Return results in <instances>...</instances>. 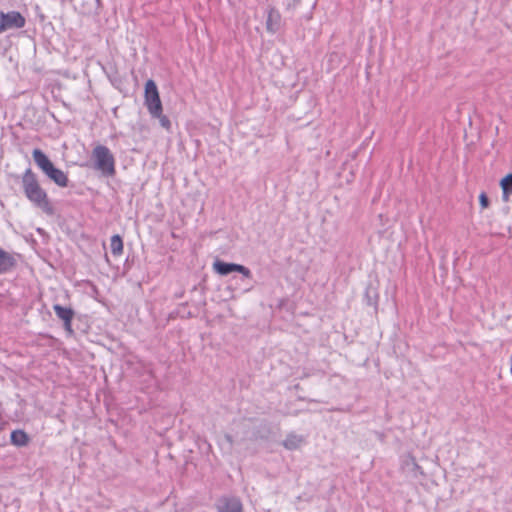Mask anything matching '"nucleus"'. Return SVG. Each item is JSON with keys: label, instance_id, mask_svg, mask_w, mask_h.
Returning <instances> with one entry per match:
<instances>
[{"label": "nucleus", "instance_id": "16", "mask_svg": "<svg viewBox=\"0 0 512 512\" xmlns=\"http://www.w3.org/2000/svg\"><path fill=\"white\" fill-rule=\"evenodd\" d=\"M153 118L159 119L160 125L165 128L166 130H169L171 128V122L169 118L161 112L160 116H152Z\"/></svg>", "mask_w": 512, "mask_h": 512}, {"label": "nucleus", "instance_id": "5", "mask_svg": "<svg viewBox=\"0 0 512 512\" xmlns=\"http://www.w3.org/2000/svg\"><path fill=\"white\" fill-rule=\"evenodd\" d=\"M213 269L217 274H219L221 276H227L233 272H238L244 278H247V279L252 278V273H251L250 269H248L244 265L237 264V263H228V262L217 259L213 263Z\"/></svg>", "mask_w": 512, "mask_h": 512}, {"label": "nucleus", "instance_id": "4", "mask_svg": "<svg viewBox=\"0 0 512 512\" xmlns=\"http://www.w3.org/2000/svg\"><path fill=\"white\" fill-rule=\"evenodd\" d=\"M144 99L145 106L147 107L150 115L160 116L161 112H163L162 102L157 85L152 79H149L145 83Z\"/></svg>", "mask_w": 512, "mask_h": 512}, {"label": "nucleus", "instance_id": "3", "mask_svg": "<svg viewBox=\"0 0 512 512\" xmlns=\"http://www.w3.org/2000/svg\"><path fill=\"white\" fill-rule=\"evenodd\" d=\"M94 169L100 171L105 177H113L116 174L115 158L110 149L104 145H97L92 150Z\"/></svg>", "mask_w": 512, "mask_h": 512}, {"label": "nucleus", "instance_id": "18", "mask_svg": "<svg viewBox=\"0 0 512 512\" xmlns=\"http://www.w3.org/2000/svg\"><path fill=\"white\" fill-rule=\"evenodd\" d=\"M224 439L228 442L229 446L233 445V437L230 434H225Z\"/></svg>", "mask_w": 512, "mask_h": 512}, {"label": "nucleus", "instance_id": "11", "mask_svg": "<svg viewBox=\"0 0 512 512\" xmlns=\"http://www.w3.org/2000/svg\"><path fill=\"white\" fill-rule=\"evenodd\" d=\"M304 442H305V437L303 435H299L294 432H291L283 440L282 445L287 450H296V449L300 448Z\"/></svg>", "mask_w": 512, "mask_h": 512}, {"label": "nucleus", "instance_id": "15", "mask_svg": "<svg viewBox=\"0 0 512 512\" xmlns=\"http://www.w3.org/2000/svg\"><path fill=\"white\" fill-rule=\"evenodd\" d=\"M365 297L367 299V304L370 306L376 305V297L377 294L374 289L368 287L365 291Z\"/></svg>", "mask_w": 512, "mask_h": 512}, {"label": "nucleus", "instance_id": "1", "mask_svg": "<svg viewBox=\"0 0 512 512\" xmlns=\"http://www.w3.org/2000/svg\"><path fill=\"white\" fill-rule=\"evenodd\" d=\"M21 187L25 197L47 215L54 214L47 192L41 187L37 175L27 168L21 176Z\"/></svg>", "mask_w": 512, "mask_h": 512}, {"label": "nucleus", "instance_id": "8", "mask_svg": "<svg viewBox=\"0 0 512 512\" xmlns=\"http://www.w3.org/2000/svg\"><path fill=\"white\" fill-rule=\"evenodd\" d=\"M218 512H242L243 506L237 497H222L217 501Z\"/></svg>", "mask_w": 512, "mask_h": 512}, {"label": "nucleus", "instance_id": "2", "mask_svg": "<svg viewBox=\"0 0 512 512\" xmlns=\"http://www.w3.org/2000/svg\"><path fill=\"white\" fill-rule=\"evenodd\" d=\"M32 157L37 167L45 174V176L59 187H67L69 179L67 174L57 168L50 158L39 148H35Z\"/></svg>", "mask_w": 512, "mask_h": 512}, {"label": "nucleus", "instance_id": "17", "mask_svg": "<svg viewBox=\"0 0 512 512\" xmlns=\"http://www.w3.org/2000/svg\"><path fill=\"white\" fill-rule=\"evenodd\" d=\"M479 202H480V205L483 209L487 208L490 204V201H489V198L488 196L486 195V193L482 192L480 195H479Z\"/></svg>", "mask_w": 512, "mask_h": 512}, {"label": "nucleus", "instance_id": "9", "mask_svg": "<svg viewBox=\"0 0 512 512\" xmlns=\"http://www.w3.org/2000/svg\"><path fill=\"white\" fill-rule=\"evenodd\" d=\"M281 27V15L275 8H270L266 20V28L271 33H276Z\"/></svg>", "mask_w": 512, "mask_h": 512}, {"label": "nucleus", "instance_id": "13", "mask_svg": "<svg viewBox=\"0 0 512 512\" xmlns=\"http://www.w3.org/2000/svg\"><path fill=\"white\" fill-rule=\"evenodd\" d=\"M500 187L502 189V199L507 202L512 195V173L507 174L500 181Z\"/></svg>", "mask_w": 512, "mask_h": 512}, {"label": "nucleus", "instance_id": "10", "mask_svg": "<svg viewBox=\"0 0 512 512\" xmlns=\"http://www.w3.org/2000/svg\"><path fill=\"white\" fill-rule=\"evenodd\" d=\"M16 259L12 254L0 248V274L11 271L16 266Z\"/></svg>", "mask_w": 512, "mask_h": 512}, {"label": "nucleus", "instance_id": "7", "mask_svg": "<svg viewBox=\"0 0 512 512\" xmlns=\"http://www.w3.org/2000/svg\"><path fill=\"white\" fill-rule=\"evenodd\" d=\"M53 310L57 318L62 321L63 328L68 335H73L74 330L72 328V321L75 317V311L71 307L62 306L60 304H54Z\"/></svg>", "mask_w": 512, "mask_h": 512}, {"label": "nucleus", "instance_id": "12", "mask_svg": "<svg viewBox=\"0 0 512 512\" xmlns=\"http://www.w3.org/2000/svg\"><path fill=\"white\" fill-rule=\"evenodd\" d=\"M11 443L17 447H24L29 443V436L24 430H14L10 435Z\"/></svg>", "mask_w": 512, "mask_h": 512}, {"label": "nucleus", "instance_id": "14", "mask_svg": "<svg viewBox=\"0 0 512 512\" xmlns=\"http://www.w3.org/2000/svg\"><path fill=\"white\" fill-rule=\"evenodd\" d=\"M111 252L114 256H119L123 252V240L120 235L116 234L110 240Z\"/></svg>", "mask_w": 512, "mask_h": 512}, {"label": "nucleus", "instance_id": "6", "mask_svg": "<svg viewBox=\"0 0 512 512\" xmlns=\"http://www.w3.org/2000/svg\"><path fill=\"white\" fill-rule=\"evenodd\" d=\"M26 20L18 11H9L7 13L0 11V34L10 30L19 29L25 26Z\"/></svg>", "mask_w": 512, "mask_h": 512}]
</instances>
